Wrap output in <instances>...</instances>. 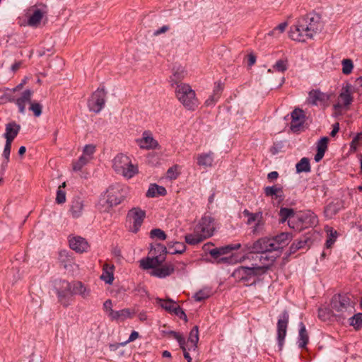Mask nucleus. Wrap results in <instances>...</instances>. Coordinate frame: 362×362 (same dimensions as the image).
<instances>
[{
	"mask_svg": "<svg viewBox=\"0 0 362 362\" xmlns=\"http://www.w3.org/2000/svg\"><path fill=\"white\" fill-rule=\"evenodd\" d=\"M216 230L214 219L209 215H204L194 228L193 232L187 234L185 242L189 245H197L211 237Z\"/></svg>",
	"mask_w": 362,
	"mask_h": 362,
	"instance_id": "f03ea898",
	"label": "nucleus"
},
{
	"mask_svg": "<svg viewBox=\"0 0 362 362\" xmlns=\"http://www.w3.org/2000/svg\"><path fill=\"white\" fill-rule=\"evenodd\" d=\"M83 209V202L80 199H75L72 202L70 211L74 217L77 218L81 214Z\"/></svg>",
	"mask_w": 362,
	"mask_h": 362,
	"instance_id": "4c0bfd02",
	"label": "nucleus"
},
{
	"mask_svg": "<svg viewBox=\"0 0 362 362\" xmlns=\"http://www.w3.org/2000/svg\"><path fill=\"white\" fill-rule=\"evenodd\" d=\"M71 284L65 280H59L55 282V289L59 301L65 306L68 305L66 298L71 296Z\"/></svg>",
	"mask_w": 362,
	"mask_h": 362,
	"instance_id": "f3484780",
	"label": "nucleus"
},
{
	"mask_svg": "<svg viewBox=\"0 0 362 362\" xmlns=\"http://www.w3.org/2000/svg\"><path fill=\"white\" fill-rule=\"evenodd\" d=\"M167 248L161 244H157L150 250L151 257L140 260V267L144 269H151L149 274L158 278L170 276L175 270L172 263H164Z\"/></svg>",
	"mask_w": 362,
	"mask_h": 362,
	"instance_id": "f257e3e1",
	"label": "nucleus"
},
{
	"mask_svg": "<svg viewBox=\"0 0 362 362\" xmlns=\"http://www.w3.org/2000/svg\"><path fill=\"white\" fill-rule=\"evenodd\" d=\"M169 30V27L168 25H163L160 28L156 30L155 32H154V35H160L162 33H165L166 31H168Z\"/></svg>",
	"mask_w": 362,
	"mask_h": 362,
	"instance_id": "0e129e2a",
	"label": "nucleus"
},
{
	"mask_svg": "<svg viewBox=\"0 0 362 362\" xmlns=\"http://www.w3.org/2000/svg\"><path fill=\"white\" fill-rule=\"evenodd\" d=\"M168 249L171 254H181L185 251L186 247L182 243L175 242L168 243Z\"/></svg>",
	"mask_w": 362,
	"mask_h": 362,
	"instance_id": "ea45409f",
	"label": "nucleus"
},
{
	"mask_svg": "<svg viewBox=\"0 0 362 362\" xmlns=\"http://www.w3.org/2000/svg\"><path fill=\"white\" fill-rule=\"evenodd\" d=\"M209 253L214 257H218L222 255V253H221L220 247L211 250Z\"/></svg>",
	"mask_w": 362,
	"mask_h": 362,
	"instance_id": "338daca9",
	"label": "nucleus"
},
{
	"mask_svg": "<svg viewBox=\"0 0 362 362\" xmlns=\"http://www.w3.org/2000/svg\"><path fill=\"white\" fill-rule=\"evenodd\" d=\"M240 247H241V245L240 243L231 244V245H226L223 247H221L220 250H221V253H222V255H225V254H228V252H230V251H232L233 250H238L240 248Z\"/></svg>",
	"mask_w": 362,
	"mask_h": 362,
	"instance_id": "5fc2aeb1",
	"label": "nucleus"
},
{
	"mask_svg": "<svg viewBox=\"0 0 362 362\" xmlns=\"http://www.w3.org/2000/svg\"><path fill=\"white\" fill-rule=\"evenodd\" d=\"M325 230L327 235L325 245L327 248H330L337 240L338 233L336 230L329 226H326L325 227Z\"/></svg>",
	"mask_w": 362,
	"mask_h": 362,
	"instance_id": "f704fd0d",
	"label": "nucleus"
},
{
	"mask_svg": "<svg viewBox=\"0 0 362 362\" xmlns=\"http://www.w3.org/2000/svg\"><path fill=\"white\" fill-rule=\"evenodd\" d=\"M138 317H139V320L141 321V322H145L148 320V315H147V313L145 311H141L139 313L138 315Z\"/></svg>",
	"mask_w": 362,
	"mask_h": 362,
	"instance_id": "69168bd1",
	"label": "nucleus"
},
{
	"mask_svg": "<svg viewBox=\"0 0 362 362\" xmlns=\"http://www.w3.org/2000/svg\"><path fill=\"white\" fill-rule=\"evenodd\" d=\"M296 169L297 173H308L310 171V161L308 158H303L296 163Z\"/></svg>",
	"mask_w": 362,
	"mask_h": 362,
	"instance_id": "58836bf2",
	"label": "nucleus"
},
{
	"mask_svg": "<svg viewBox=\"0 0 362 362\" xmlns=\"http://www.w3.org/2000/svg\"><path fill=\"white\" fill-rule=\"evenodd\" d=\"M299 328L298 346L300 348H304L308 342V335L303 322L299 323Z\"/></svg>",
	"mask_w": 362,
	"mask_h": 362,
	"instance_id": "c9c22d12",
	"label": "nucleus"
},
{
	"mask_svg": "<svg viewBox=\"0 0 362 362\" xmlns=\"http://www.w3.org/2000/svg\"><path fill=\"white\" fill-rule=\"evenodd\" d=\"M114 171L126 179H131L139 173V166L132 158L124 153H118L112 160Z\"/></svg>",
	"mask_w": 362,
	"mask_h": 362,
	"instance_id": "423d86ee",
	"label": "nucleus"
},
{
	"mask_svg": "<svg viewBox=\"0 0 362 362\" xmlns=\"http://www.w3.org/2000/svg\"><path fill=\"white\" fill-rule=\"evenodd\" d=\"M350 324L356 329H359L362 326V314L358 313L353 316L351 318Z\"/></svg>",
	"mask_w": 362,
	"mask_h": 362,
	"instance_id": "864d4df0",
	"label": "nucleus"
},
{
	"mask_svg": "<svg viewBox=\"0 0 362 362\" xmlns=\"http://www.w3.org/2000/svg\"><path fill=\"white\" fill-rule=\"evenodd\" d=\"M251 244H247L244 247L243 251L245 254L239 259V262H243L248 259H254V255L256 254V258H258L259 263H255L257 267H260L262 274L266 273L267 269L273 264L279 252L274 250H264L261 252H252L249 250Z\"/></svg>",
	"mask_w": 362,
	"mask_h": 362,
	"instance_id": "39448f33",
	"label": "nucleus"
},
{
	"mask_svg": "<svg viewBox=\"0 0 362 362\" xmlns=\"http://www.w3.org/2000/svg\"><path fill=\"white\" fill-rule=\"evenodd\" d=\"M114 265L105 264L100 279L108 284H111L114 280Z\"/></svg>",
	"mask_w": 362,
	"mask_h": 362,
	"instance_id": "c756f323",
	"label": "nucleus"
},
{
	"mask_svg": "<svg viewBox=\"0 0 362 362\" xmlns=\"http://www.w3.org/2000/svg\"><path fill=\"white\" fill-rule=\"evenodd\" d=\"M354 90L351 83H344L342 85L336 102L333 105V108L337 113H341L342 111L349 110L354 100Z\"/></svg>",
	"mask_w": 362,
	"mask_h": 362,
	"instance_id": "9d476101",
	"label": "nucleus"
},
{
	"mask_svg": "<svg viewBox=\"0 0 362 362\" xmlns=\"http://www.w3.org/2000/svg\"><path fill=\"white\" fill-rule=\"evenodd\" d=\"M30 110L33 112L35 117H40L42 114V105L38 103H31Z\"/></svg>",
	"mask_w": 362,
	"mask_h": 362,
	"instance_id": "13d9d810",
	"label": "nucleus"
},
{
	"mask_svg": "<svg viewBox=\"0 0 362 362\" xmlns=\"http://www.w3.org/2000/svg\"><path fill=\"white\" fill-rule=\"evenodd\" d=\"M196 162L201 169L211 168L214 166V153L212 151L198 153L196 156Z\"/></svg>",
	"mask_w": 362,
	"mask_h": 362,
	"instance_id": "6ab92c4d",
	"label": "nucleus"
},
{
	"mask_svg": "<svg viewBox=\"0 0 362 362\" xmlns=\"http://www.w3.org/2000/svg\"><path fill=\"white\" fill-rule=\"evenodd\" d=\"M178 101L187 110H194L199 106V100L192 87L184 83H177L175 89Z\"/></svg>",
	"mask_w": 362,
	"mask_h": 362,
	"instance_id": "6e6552de",
	"label": "nucleus"
},
{
	"mask_svg": "<svg viewBox=\"0 0 362 362\" xmlns=\"http://www.w3.org/2000/svg\"><path fill=\"white\" fill-rule=\"evenodd\" d=\"M90 160L88 159L86 156L81 155L79 158L73 163V170L74 171L81 170L83 166L88 163Z\"/></svg>",
	"mask_w": 362,
	"mask_h": 362,
	"instance_id": "a18cd8bd",
	"label": "nucleus"
},
{
	"mask_svg": "<svg viewBox=\"0 0 362 362\" xmlns=\"http://www.w3.org/2000/svg\"><path fill=\"white\" fill-rule=\"evenodd\" d=\"M11 142H7L6 141L4 149L3 151V156L6 160V162H8L9 160V156L11 153Z\"/></svg>",
	"mask_w": 362,
	"mask_h": 362,
	"instance_id": "052dcab7",
	"label": "nucleus"
},
{
	"mask_svg": "<svg viewBox=\"0 0 362 362\" xmlns=\"http://www.w3.org/2000/svg\"><path fill=\"white\" fill-rule=\"evenodd\" d=\"M32 11L33 13L28 18V24L32 27H37L40 23L41 20L44 16L45 12L37 8H34Z\"/></svg>",
	"mask_w": 362,
	"mask_h": 362,
	"instance_id": "cd10ccee",
	"label": "nucleus"
},
{
	"mask_svg": "<svg viewBox=\"0 0 362 362\" xmlns=\"http://www.w3.org/2000/svg\"><path fill=\"white\" fill-rule=\"evenodd\" d=\"M70 247L77 252H84L89 248L88 242L82 237L75 236L69 238Z\"/></svg>",
	"mask_w": 362,
	"mask_h": 362,
	"instance_id": "412c9836",
	"label": "nucleus"
},
{
	"mask_svg": "<svg viewBox=\"0 0 362 362\" xmlns=\"http://www.w3.org/2000/svg\"><path fill=\"white\" fill-rule=\"evenodd\" d=\"M336 213L337 209L334 204H329L325 209V215L328 218H332Z\"/></svg>",
	"mask_w": 362,
	"mask_h": 362,
	"instance_id": "bf43d9fd",
	"label": "nucleus"
},
{
	"mask_svg": "<svg viewBox=\"0 0 362 362\" xmlns=\"http://www.w3.org/2000/svg\"><path fill=\"white\" fill-rule=\"evenodd\" d=\"M66 187V182H64L60 186H59L57 191L56 202L57 204H63L66 202V192L64 188Z\"/></svg>",
	"mask_w": 362,
	"mask_h": 362,
	"instance_id": "49530a36",
	"label": "nucleus"
},
{
	"mask_svg": "<svg viewBox=\"0 0 362 362\" xmlns=\"http://www.w3.org/2000/svg\"><path fill=\"white\" fill-rule=\"evenodd\" d=\"M291 129L293 132H298L302 128L305 121V115L303 111L299 108H296L291 114Z\"/></svg>",
	"mask_w": 362,
	"mask_h": 362,
	"instance_id": "aec40b11",
	"label": "nucleus"
},
{
	"mask_svg": "<svg viewBox=\"0 0 362 362\" xmlns=\"http://www.w3.org/2000/svg\"><path fill=\"white\" fill-rule=\"evenodd\" d=\"M186 76V71L184 67L178 66L174 69L173 76L170 78V81L173 83H177V81L183 79Z\"/></svg>",
	"mask_w": 362,
	"mask_h": 362,
	"instance_id": "a19ab883",
	"label": "nucleus"
},
{
	"mask_svg": "<svg viewBox=\"0 0 362 362\" xmlns=\"http://www.w3.org/2000/svg\"><path fill=\"white\" fill-rule=\"evenodd\" d=\"M32 95L33 92L30 90H25L21 96L16 100V103L21 113L25 112L26 104L30 102Z\"/></svg>",
	"mask_w": 362,
	"mask_h": 362,
	"instance_id": "bb28decb",
	"label": "nucleus"
},
{
	"mask_svg": "<svg viewBox=\"0 0 362 362\" xmlns=\"http://www.w3.org/2000/svg\"><path fill=\"white\" fill-rule=\"evenodd\" d=\"M292 239L291 234L281 233L272 238H263L251 244L249 250L252 252H261L264 250H274L279 252L285 246L288 245Z\"/></svg>",
	"mask_w": 362,
	"mask_h": 362,
	"instance_id": "7ed1b4c3",
	"label": "nucleus"
},
{
	"mask_svg": "<svg viewBox=\"0 0 362 362\" xmlns=\"http://www.w3.org/2000/svg\"><path fill=\"white\" fill-rule=\"evenodd\" d=\"M288 225L291 228L298 231L305 228L300 214H295L291 218L288 220Z\"/></svg>",
	"mask_w": 362,
	"mask_h": 362,
	"instance_id": "72a5a7b5",
	"label": "nucleus"
},
{
	"mask_svg": "<svg viewBox=\"0 0 362 362\" xmlns=\"http://www.w3.org/2000/svg\"><path fill=\"white\" fill-rule=\"evenodd\" d=\"M264 194L267 197L279 198L283 199L284 194L282 187L279 185L268 186L264 188Z\"/></svg>",
	"mask_w": 362,
	"mask_h": 362,
	"instance_id": "473e14b6",
	"label": "nucleus"
},
{
	"mask_svg": "<svg viewBox=\"0 0 362 362\" xmlns=\"http://www.w3.org/2000/svg\"><path fill=\"white\" fill-rule=\"evenodd\" d=\"M305 228L315 226L317 222V216L311 211L300 213Z\"/></svg>",
	"mask_w": 362,
	"mask_h": 362,
	"instance_id": "7c9ffc66",
	"label": "nucleus"
},
{
	"mask_svg": "<svg viewBox=\"0 0 362 362\" xmlns=\"http://www.w3.org/2000/svg\"><path fill=\"white\" fill-rule=\"evenodd\" d=\"M288 69V61L279 59L273 65L272 69L275 71L284 72Z\"/></svg>",
	"mask_w": 362,
	"mask_h": 362,
	"instance_id": "09e8293b",
	"label": "nucleus"
},
{
	"mask_svg": "<svg viewBox=\"0 0 362 362\" xmlns=\"http://www.w3.org/2000/svg\"><path fill=\"white\" fill-rule=\"evenodd\" d=\"M221 90L222 88L220 86H217L214 90L213 94L205 101V105L206 106L214 105L219 99Z\"/></svg>",
	"mask_w": 362,
	"mask_h": 362,
	"instance_id": "c03bdc74",
	"label": "nucleus"
},
{
	"mask_svg": "<svg viewBox=\"0 0 362 362\" xmlns=\"http://www.w3.org/2000/svg\"><path fill=\"white\" fill-rule=\"evenodd\" d=\"M306 30L308 38H313L317 33H320L322 29V25L319 20L314 18H306Z\"/></svg>",
	"mask_w": 362,
	"mask_h": 362,
	"instance_id": "5701e85b",
	"label": "nucleus"
},
{
	"mask_svg": "<svg viewBox=\"0 0 362 362\" xmlns=\"http://www.w3.org/2000/svg\"><path fill=\"white\" fill-rule=\"evenodd\" d=\"M295 214V211L293 209L289 208H281L279 215L280 217V222L284 223L291 218V217Z\"/></svg>",
	"mask_w": 362,
	"mask_h": 362,
	"instance_id": "79ce46f5",
	"label": "nucleus"
},
{
	"mask_svg": "<svg viewBox=\"0 0 362 362\" xmlns=\"http://www.w3.org/2000/svg\"><path fill=\"white\" fill-rule=\"evenodd\" d=\"M354 301L348 294H338L333 296L331 310L335 315L346 317L354 312Z\"/></svg>",
	"mask_w": 362,
	"mask_h": 362,
	"instance_id": "1a4fd4ad",
	"label": "nucleus"
},
{
	"mask_svg": "<svg viewBox=\"0 0 362 362\" xmlns=\"http://www.w3.org/2000/svg\"><path fill=\"white\" fill-rule=\"evenodd\" d=\"M342 73L344 74L348 75L351 73L354 64L351 59H346L342 60Z\"/></svg>",
	"mask_w": 362,
	"mask_h": 362,
	"instance_id": "3c124183",
	"label": "nucleus"
},
{
	"mask_svg": "<svg viewBox=\"0 0 362 362\" xmlns=\"http://www.w3.org/2000/svg\"><path fill=\"white\" fill-rule=\"evenodd\" d=\"M329 139L326 136L321 138L317 143V153L315 156V160H321L327 149Z\"/></svg>",
	"mask_w": 362,
	"mask_h": 362,
	"instance_id": "a878e982",
	"label": "nucleus"
},
{
	"mask_svg": "<svg viewBox=\"0 0 362 362\" xmlns=\"http://www.w3.org/2000/svg\"><path fill=\"white\" fill-rule=\"evenodd\" d=\"M138 146L143 150L160 149V146L150 131H144L141 136L136 139Z\"/></svg>",
	"mask_w": 362,
	"mask_h": 362,
	"instance_id": "2eb2a0df",
	"label": "nucleus"
},
{
	"mask_svg": "<svg viewBox=\"0 0 362 362\" xmlns=\"http://www.w3.org/2000/svg\"><path fill=\"white\" fill-rule=\"evenodd\" d=\"M145 217V211L138 207L132 208L127 214L125 223L127 229L129 232L136 233L139 230Z\"/></svg>",
	"mask_w": 362,
	"mask_h": 362,
	"instance_id": "9b49d317",
	"label": "nucleus"
},
{
	"mask_svg": "<svg viewBox=\"0 0 362 362\" xmlns=\"http://www.w3.org/2000/svg\"><path fill=\"white\" fill-rule=\"evenodd\" d=\"M106 92L104 88H98L91 95L88 102L90 111L98 113L103 108L105 103Z\"/></svg>",
	"mask_w": 362,
	"mask_h": 362,
	"instance_id": "ddd939ff",
	"label": "nucleus"
},
{
	"mask_svg": "<svg viewBox=\"0 0 362 362\" xmlns=\"http://www.w3.org/2000/svg\"><path fill=\"white\" fill-rule=\"evenodd\" d=\"M151 237L154 238H156L159 240H165L166 239V235L165 232L159 228L153 229L151 233Z\"/></svg>",
	"mask_w": 362,
	"mask_h": 362,
	"instance_id": "6e6d98bb",
	"label": "nucleus"
},
{
	"mask_svg": "<svg viewBox=\"0 0 362 362\" xmlns=\"http://www.w3.org/2000/svg\"><path fill=\"white\" fill-rule=\"evenodd\" d=\"M103 309L109 318L112 315L115 310L112 309V302L111 300H107L103 303Z\"/></svg>",
	"mask_w": 362,
	"mask_h": 362,
	"instance_id": "4d7b16f0",
	"label": "nucleus"
},
{
	"mask_svg": "<svg viewBox=\"0 0 362 362\" xmlns=\"http://www.w3.org/2000/svg\"><path fill=\"white\" fill-rule=\"evenodd\" d=\"M288 320V313L284 310L279 316L277 322V339L281 347L283 346L286 335Z\"/></svg>",
	"mask_w": 362,
	"mask_h": 362,
	"instance_id": "a211bd4d",
	"label": "nucleus"
},
{
	"mask_svg": "<svg viewBox=\"0 0 362 362\" xmlns=\"http://www.w3.org/2000/svg\"><path fill=\"white\" fill-rule=\"evenodd\" d=\"M156 302L162 308L170 313H173L178 305L177 303L171 299H162L160 298H156Z\"/></svg>",
	"mask_w": 362,
	"mask_h": 362,
	"instance_id": "2f4dec72",
	"label": "nucleus"
},
{
	"mask_svg": "<svg viewBox=\"0 0 362 362\" xmlns=\"http://www.w3.org/2000/svg\"><path fill=\"white\" fill-rule=\"evenodd\" d=\"M134 315V312L132 311L129 308L122 309L113 313L110 320L112 321L122 322L127 319L132 318Z\"/></svg>",
	"mask_w": 362,
	"mask_h": 362,
	"instance_id": "393cba45",
	"label": "nucleus"
},
{
	"mask_svg": "<svg viewBox=\"0 0 362 362\" xmlns=\"http://www.w3.org/2000/svg\"><path fill=\"white\" fill-rule=\"evenodd\" d=\"M211 290L209 288H203L195 293L194 298L196 301L200 302L208 298L211 296Z\"/></svg>",
	"mask_w": 362,
	"mask_h": 362,
	"instance_id": "de8ad7c7",
	"label": "nucleus"
},
{
	"mask_svg": "<svg viewBox=\"0 0 362 362\" xmlns=\"http://www.w3.org/2000/svg\"><path fill=\"white\" fill-rule=\"evenodd\" d=\"M306 18H300L299 19L296 24L291 27L289 36L290 37L295 41L298 42H305L308 38V35L307 34L306 30Z\"/></svg>",
	"mask_w": 362,
	"mask_h": 362,
	"instance_id": "4468645a",
	"label": "nucleus"
},
{
	"mask_svg": "<svg viewBox=\"0 0 362 362\" xmlns=\"http://www.w3.org/2000/svg\"><path fill=\"white\" fill-rule=\"evenodd\" d=\"M180 174V168L177 165H175L170 168L167 171V176L170 180H175Z\"/></svg>",
	"mask_w": 362,
	"mask_h": 362,
	"instance_id": "603ef678",
	"label": "nucleus"
},
{
	"mask_svg": "<svg viewBox=\"0 0 362 362\" xmlns=\"http://www.w3.org/2000/svg\"><path fill=\"white\" fill-rule=\"evenodd\" d=\"M95 152V146L93 144H87L83 147L82 155L91 160Z\"/></svg>",
	"mask_w": 362,
	"mask_h": 362,
	"instance_id": "8fccbe9b",
	"label": "nucleus"
},
{
	"mask_svg": "<svg viewBox=\"0 0 362 362\" xmlns=\"http://www.w3.org/2000/svg\"><path fill=\"white\" fill-rule=\"evenodd\" d=\"M288 27V23L287 22H283L276 26L272 30L268 33V35L273 37H279L281 34H282Z\"/></svg>",
	"mask_w": 362,
	"mask_h": 362,
	"instance_id": "37998d69",
	"label": "nucleus"
},
{
	"mask_svg": "<svg viewBox=\"0 0 362 362\" xmlns=\"http://www.w3.org/2000/svg\"><path fill=\"white\" fill-rule=\"evenodd\" d=\"M170 334L179 343L180 349L183 351L184 357L187 362H192V358L190 353L197 354V344L199 341V329L197 326H194L190 331L187 340L186 341L181 334L172 331Z\"/></svg>",
	"mask_w": 362,
	"mask_h": 362,
	"instance_id": "0eeeda50",
	"label": "nucleus"
},
{
	"mask_svg": "<svg viewBox=\"0 0 362 362\" xmlns=\"http://www.w3.org/2000/svg\"><path fill=\"white\" fill-rule=\"evenodd\" d=\"M244 214L247 217V224H252V223H255V226L254 230H257L261 228L264 225L263 221V214L262 211H258L257 213H251L248 210L245 209L244 211Z\"/></svg>",
	"mask_w": 362,
	"mask_h": 362,
	"instance_id": "4be33fe9",
	"label": "nucleus"
},
{
	"mask_svg": "<svg viewBox=\"0 0 362 362\" xmlns=\"http://www.w3.org/2000/svg\"><path fill=\"white\" fill-rule=\"evenodd\" d=\"M173 314L176 315L177 316H178L180 318H182V319H185L186 320L187 319V315L185 313V312L180 308L179 305L177 306V308H175V310L173 311Z\"/></svg>",
	"mask_w": 362,
	"mask_h": 362,
	"instance_id": "680f3d73",
	"label": "nucleus"
},
{
	"mask_svg": "<svg viewBox=\"0 0 362 362\" xmlns=\"http://www.w3.org/2000/svg\"><path fill=\"white\" fill-rule=\"evenodd\" d=\"M90 291L80 281L73 282L71 284V295H79L83 298L89 296Z\"/></svg>",
	"mask_w": 362,
	"mask_h": 362,
	"instance_id": "c85d7f7f",
	"label": "nucleus"
},
{
	"mask_svg": "<svg viewBox=\"0 0 362 362\" xmlns=\"http://www.w3.org/2000/svg\"><path fill=\"white\" fill-rule=\"evenodd\" d=\"M21 129V126L16 122H10L6 124L4 137L7 142H13Z\"/></svg>",
	"mask_w": 362,
	"mask_h": 362,
	"instance_id": "b1692460",
	"label": "nucleus"
},
{
	"mask_svg": "<svg viewBox=\"0 0 362 362\" xmlns=\"http://www.w3.org/2000/svg\"><path fill=\"white\" fill-rule=\"evenodd\" d=\"M362 137V134H358L351 141V148L356 150L357 148V143L358 140Z\"/></svg>",
	"mask_w": 362,
	"mask_h": 362,
	"instance_id": "e2e57ef3",
	"label": "nucleus"
},
{
	"mask_svg": "<svg viewBox=\"0 0 362 362\" xmlns=\"http://www.w3.org/2000/svg\"><path fill=\"white\" fill-rule=\"evenodd\" d=\"M126 194L127 187L124 185L116 184L109 187L99 200L100 210L105 212L109 211L113 206L119 204L125 198Z\"/></svg>",
	"mask_w": 362,
	"mask_h": 362,
	"instance_id": "20e7f679",
	"label": "nucleus"
},
{
	"mask_svg": "<svg viewBox=\"0 0 362 362\" xmlns=\"http://www.w3.org/2000/svg\"><path fill=\"white\" fill-rule=\"evenodd\" d=\"M260 267H257L255 264H252L251 267H239L233 271L232 276L236 281L246 284L255 277L262 275V271Z\"/></svg>",
	"mask_w": 362,
	"mask_h": 362,
	"instance_id": "f8f14e48",
	"label": "nucleus"
},
{
	"mask_svg": "<svg viewBox=\"0 0 362 362\" xmlns=\"http://www.w3.org/2000/svg\"><path fill=\"white\" fill-rule=\"evenodd\" d=\"M139 337V333L136 331H133L129 339H128V342H131V341H134V340H136L137 338Z\"/></svg>",
	"mask_w": 362,
	"mask_h": 362,
	"instance_id": "774afa93",
	"label": "nucleus"
},
{
	"mask_svg": "<svg viewBox=\"0 0 362 362\" xmlns=\"http://www.w3.org/2000/svg\"><path fill=\"white\" fill-rule=\"evenodd\" d=\"M331 94L324 93L320 90H313L308 93V102L313 105H320L327 107L329 105Z\"/></svg>",
	"mask_w": 362,
	"mask_h": 362,
	"instance_id": "dca6fc26",
	"label": "nucleus"
},
{
	"mask_svg": "<svg viewBox=\"0 0 362 362\" xmlns=\"http://www.w3.org/2000/svg\"><path fill=\"white\" fill-rule=\"evenodd\" d=\"M165 194L166 189L165 187L157 185L156 184L151 185L146 192V196L148 197H155L158 195H165Z\"/></svg>",
	"mask_w": 362,
	"mask_h": 362,
	"instance_id": "e433bc0d",
	"label": "nucleus"
}]
</instances>
